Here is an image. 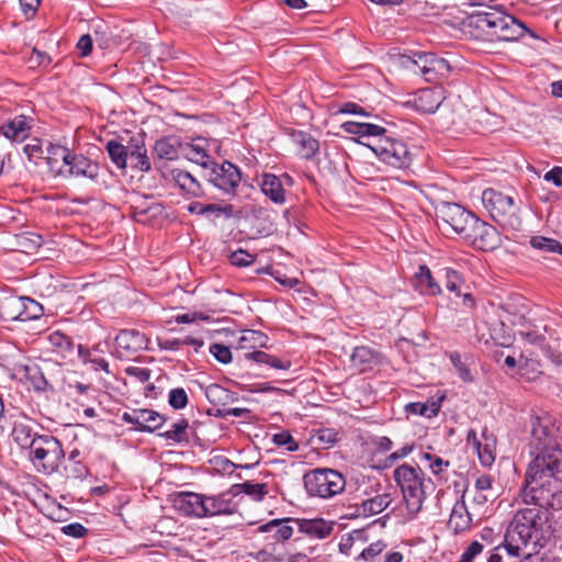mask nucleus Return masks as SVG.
Listing matches in <instances>:
<instances>
[{
	"instance_id": "nucleus-1",
	"label": "nucleus",
	"mask_w": 562,
	"mask_h": 562,
	"mask_svg": "<svg viewBox=\"0 0 562 562\" xmlns=\"http://www.w3.org/2000/svg\"><path fill=\"white\" fill-rule=\"evenodd\" d=\"M529 452L532 457L527 477L553 479L562 483V431L555 416L532 411L529 418Z\"/></svg>"
},
{
	"instance_id": "nucleus-2",
	"label": "nucleus",
	"mask_w": 562,
	"mask_h": 562,
	"mask_svg": "<svg viewBox=\"0 0 562 562\" xmlns=\"http://www.w3.org/2000/svg\"><path fill=\"white\" fill-rule=\"evenodd\" d=\"M552 514L536 504L518 509L512 518L506 535L512 542L529 549L525 558L539 553L554 541Z\"/></svg>"
},
{
	"instance_id": "nucleus-3",
	"label": "nucleus",
	"mask_w": 562,
	"mask_h": 562,
	"mask_svg": "<svg viewBox=\"0 0 562 562\" xmlns=\"http://www.w3.org/2000/svg\"><path fill=\"white\" fill-rule=\"evenodd\" d=\"M467 25L476 31L475 37L486 41H517L528 32L524 22L497 8L487 7L471 13Z\"/></svg>"
},
{
	"instance_id": "nucleus-4",
	"label": "nucleus",
	"mask_w": 562,
	"mask_h": 562,
	"mask_svg": "<svg viewBox=\"0 0 562 562\" xmlns=\"http://www.w3.org/2000/svg\"><path fill=\"white\" fill-rule=\"evenodd\" d=\"M394 480L401 487L408 512L417 514L426 498L427 491H434L431 479H425L419 467L403 463L394 470Z\"/></svg>"
},
{
	"instance_id": "nucleus-5",
	"label": "nucleus",
	"mask_w": 562,
	"mask_h": 562,
	"mask_svg": "<svg viewBox=\"0 0 562 562\" xmlns=\"http://www.w3.org/2000/svg\"><path fill=\"white\" fill-rule=\"evenodd\" d=\"M401 64L414 74H419L425 81L437 83L447 79L452 70L450 63L429 52H412L400 57Z\"/></svg>"
},
{
	"instance_id": "nucleus-6",
	"label": "nucleus",
	"mask_w": 562,
	"mask_h": 562,
	"mask_svg": "<svg viewBox=\"0 0 562 562\" xmlns=\"http://www.w3.org/2000/svg\"><path fill=\"white\" fill-rule=\"evenodd\" d=\"M306 493L313 497L330 498L346 487L345 476L337 470L329 468H316L303 475Z\"/></svg>"
},
{
	"instance_id": "nucleus-7",
	"label": "nucleus",
	"mask_w": 562,
	"mask_h": 562,
	"mask_svg": "<svg viewBox=\"0 0 562 562\" xmlns=\"http://www.w3.org/2000/svg\"><path fill=\"white\" fill-rule=\"evenodd\" d=\"M30 457L38 470L50 474L58 471L65 460V452L56 437L41 435L30 448Z\"/></svg>"
},
{
	"instance_id": "nucleus-8",
	"label": "nucleus",
	"mask_w": 562,
	"mask_h": 562,
	"mask_svg": "<svg viewBox=\"0 0 562 562\" xmlns=\"http://www.w3.org/2000/svg\"><path fill=\"white\" fill-rule=\"evenodd\" d=\"M482 203L490 216L498 224L509 225L513 228L520 224L517 216L519 207L512 195L487 188L482 193Z\"/></svg>"
},
{
	"instance_id": "nucleus-9",
	"label": "nucleus",
	"mask_w": 562,
	"mask_h": 562,
	"mask_svg": "<svg viewBox=\"0 0 562 562\" xmlns=\"http://www.w3.org/2000/svg\"><path fill=\"white\" fill-rule=\"evenodd\" d=\"M550 479L525 477L522 498L526 504H536L550 512L562 510V488H551Z\"/></svg>"
},
{
	"instance_id": "nucleus-10",
	"label": "nucleus",
	"mask_w": 562,
	"mask_h": 562,
	"mask_svg": "<svg viewBox=\"0 0 562 562\" xmlns=\"http://www.w3.org/2000/svg\"><path fill=\"white\" fill-rule=\"evenodd\" d=\"M367 146L378 156V158L393 168H408L412 162V155L407 145L398 138L382 134L380 138L373 140Z\"/></svg>"
},
{
	"instance_id": "nucleus-11",
	"label": "nucleus",
	"mask_w": 562,
	"mask_h": 562,
	"mask_svg": "<svg viewBox=\"0 0 562 562\" xmlns=\"http://www.w3.org/2000/svg\"><path fill=\"white\" fill-rule=\"evenodd\" d=\"M437 217L453 233L464 239L472 228L476 215L458 203L442 202L437 207Z\"/></svg>"
},
{
	"instance_id": "nucleus-12",
	"label": "nucleus",
	"mask_w": 562,
	"mask_h": 562,
	"mask_svg": "<svg viewBox=\"0 0 562 562\" xmlns=\"http://www.w3.org/2000/svg\"><path fill=\"white\" fill-rule=\"evenodd\" d=\"M49 154L60 155L61 160L68 167V173L76 178H86L97 182L100 175V166L97 161L82 154H76L66 147L56 146L49 148Z\"/></svg>"
},
{
	"instance_id": "nucleus-13",
	"label": "nucleus",
	"mask_w": 562,
	"mask_h": 562,
	"mask_svg": "<svg viewBox=\"0 0 562 562\" xmlns=\"http://www.w3.org/2000/svg\"><path fill=\"white\" fill-rule=\"evenodd\" d=\"M207 169L210 170L207 172L210 183L225 194L236 195V190L241 181V171L236 165L228 160H224L222 164L213 161Z\"/></svg>"
},
{
	"instance_id": "nucleus-14",
	"label": "nucleus",
	"mask_w": 562,
	"mask_h": 562,
	"mask_svg": "<svg viewBox=\"0 0 562 562\" xmlns=\"http://www.w3.org/2000/svg\"><path fill=\"white\" fill-rule=\"evenodd\" d=\"M472 228L464 237V243L482 251H493L502 245L499 232L493 225L475 218Z\"/></svg>"
},
{
	"instance_id": "nucleus-15",
	"label": "nucleus",
	"mask_w": 562,
	"mask_h": 562,
	"mask_svg": "<svg viewBox=\"0 0 562 562\" xmlns=\"http://www.w3.org/2000/svg\"><path fill=\"white\" fill-rule=\"evenodd\" d=\"M33 424L34 422L23 414L8 415L7 430L12 427L11 436L13 441L22 449H30L41 436L34 431Z\"/></svg>"
},
{
	"instance_id": "nucleus-16",
	"label": "nucleus",
	"mask_w": 562,
	"mask_h": 562,
	"mask_svg": "<svg viewBox=\"0 0 562 562\" xmlns=\"http://www.w3.org/2000/svg\"><path fill=\"white\" fill-rule=\"evenodd\" d=\"M122 420L126 424L135 425V429L140 432H154L161 428L166 418L156 411L142 408L124 412Z\"/></svg>"
},
{
	"instance_id": "nucleus-17",
	"label": "nucleus",
	"mask_w": 562,
	"mask_h": 562,
	"mask_svg": "<svg viewBox=\"0 0 562 562\" xmlns=\"http://www.w3.org/2000/svg\"><path fill=\"white\" fill-rule=\"evenodd\" d=\"M467 441L472 442L482 465L490 467L495 461L496 437L485 427L477 438L474 429L468 431Z\"/></svg>"
},
{
	"instance_id": "nucleus-18",
	"label": "nucleus",
	"mask_w": 562,
	"mask_h": 562,
	"mask_svg": "<svg viewBox=\"0 0 562 562\" xmlns=\"http://www.w3.org/2000/svg\"><path fill=\"white\" fill-rule=\"evenodd\" d=\"M149 339L137 329H122L115 337V345L125 356L135 355L148 349Z\"/></svg>"
},
{
	"instance_id": "nucleus-19",
	"label": "nucleus",
	"mask_w": 562,
	"mask_h": 562,
	"mask_svg": "<svg viewBox=\"0 0 562 562\" xmlns=\"http://www.w3.org/2000/svg\"><path fill=\"white\" fill-rule=\"evenodd\" d=\"M293 517L276 518L257 528V532L267 533L266 540L273 543H281L289 540L293 535Z\"/></svg>"
},
{
	"instance_id": "nucleus-20",
	"label": "nucleus",
	"mask_w": 562,
	"mask_h": 562,
	"mask_svg": "<svg viewBox=\"0 0 562 562\" xmlns=\"http://www.w3.org/2000/svg\"><path fill=\"white\" fill-rule=\"evenodd\" d=\"M286 135H289L292 142L297 146V155L304 160H314L319 154V140L312 134L294 130L286 128Z\"/></svg>"
},
{
	"instance_id": "nucleus-21",
	"label": "nucleus",
	"mask_w": 562,
	"mask_h": 562,
	"mask_svg": "<svg viewBox=\"0 0 562 562\" xmlns=\"http://www.w3.org/2000/svg\"><path fill=\"white\" fill-rule=\"evenodd\" d=\"M33 119L26 115H16L0 125V133L14 143L24 142L32 128Z\"/></svg>"
},
{
	"instance_id": "nucleus-22",
	"label": "nucleus",
	"mask_w": 562,
	"mask_h": 562,
	"mask_svg": "<svg viewBox=\"0 0 562 562\" xmlns=\"http://www.w3.org/2000/svg\"><path fill=\"white\" fill-rule=\"evenodd\" d=\"M203 495L194 492H178L173 496V506L187 517L201 518Z\"/></svg>"
},
{
	"instance_id": "nucleus-23",
	"label": "nucleus",
	"mask_w": 562,
	"mask_h": 562,
	"mask_svg": "<svg viewBox=\"0 0 562 562\" xmlns=\"http://www.w3.org/2000/svg\"><path fill=\"white\" fill-rule=\"evenodd\" d=\"M445 100L442 88L420 89L414 98V108L422 113H435Z\"/></svg>"
},
{
	"instance_id": "nucleus-24",
	"label": "nucleus",
	"mask_w": 562,
	"mask_h": 562,
	"mask_svg": "<svg viewBox=\"0 0 562 562\" xmlns=\"http://www.w3.org/2000/svg\"><path fill=\"white\" fill-rule=\"evenodd\" d=\"M226 493L217 495H203V506L201 509V518L233 515L235 507L231 498L226 497Z\"/></svg>"
},
{
	"instance_id": "nucleus-25",
	"label": "nucleus",
	"mask_w": 562,
	"mask_h": 562,
	"mask_svg": "<svg viewBox=\"0 0 562 562\" xmlns=\"http://www.w3.org/2000/svg\"><path fill=\"white\" fill-rule=\"evenodd\" d=\"M183 142L179 136L170 135L156 140L153 147L154 160H176L180 157Z\"/></svg>"
},
{
	"instance_id": "nucleus-26",
	"label": "nucleus",
	"mask_w": 562,
	"mask_h": 562,
	"mask_svg": "<svg viewBox=\"0 0 562 562\" xmlns=\"http://www.w3.org/2000/svg\"><path fill=\"white\" fill-rule=\"evenodd\" d=\"M293 522L297 526L300 532L316 539H325L334 530V524L323 518H294Z\"/></svg>"
},
{
	"instance_id": "nucleus-27",
	"label": "nucleus",
	"mask_w": 562,
	"mask_h": 562,
	"mask_svg": "<svg viewBox=\"0 0 562 562\" xmlns=\"http://www.w3.org/2000/svg\"><path fill=\"white\" fill-rule=\"evenodd\" d=\"M446 398V394L441 392H437L435 395L430 396L425 403L422 402H413L405 405V413L411 415L424 416L427 418H432L438 415L440 412L442 402Z\"/></svg>"
},
{
	"instance_id": "nucleus-28",
	"label": "nucleus",
	"mask_w": 562,
	"mask_h": 562,
	"mask_svg": "<svg viewBox=\"0 0 562 562\" xmlns=\"http://www.w3.org/2000/svg\"><path fill=\"white\" fill-rule=\"evenodd\" d=\"M22 371L26 381L36 393L53 392L54 387L46 375L45 369L35 362L24 364Z\"/></svg>"
},
{
	"instance_id": "nucleus-29",
	"label": "nucleus",
	"mask_w": 562,
	"mask_h": 562,
	"mask_svg": "<svg viewBox=\"0 0 562 562\" xmlns=\"http://www.w3.org/2000/svg\"><path fill=\"white\" fill-rule=\"evenodd\" d=\"M521 551L522 548L516 542L509 541L505 533L504 543L493 549L487 562H522V557L525 558L526 553Z\"/></svg>"
},
{
	"instance_id": "nucleus-30",
	"label": "nucleus",
	"mask_w": 562,
	"mask_h": 562,
	"mask_svg": "<svg viewBox=\"0 0 562 562\" xmlns=\"http://www.w3.org/2000/svg\"><path fill=\"white\" fill-rule=\"evenodd\" d=\"M128 160L132 169L148 172L151 170L150 159L142 138H132L128 145Z\"/></svg>"
},
{
	"instance_id": "nucleus-31",
	"label": "nucleus",
	"mask_w": 562,
	"mask_h": 562,
	"mask_svg": "<svg viewBox=\"0 0 562 562\" xmlns=\"http://www.w3.org/2000/svg\"><path fill=\"white\" fill-rule=\"evenodd\" d=\"M259 187L261 192L274 204L281 205L285 203V189L282 188L281 181L276 175L270 172L262 173Z\"/></svg>"
},
{
	"instance_id": "nucleus-32",
	"label": "nucleus",
	"mask_w": 562,
	"mask_h": 562,
	"mask_svg": "<svg viewBox=\"0 0 562 562\" xmlns=\"http://www.w3.org/2000/svg\"><path fill=\"white\" fill-rule=\"evenodd\" d=\"M350 360L353 367L364 372L381 363V353L368 346H358L353 349Z\"/></svg>"
},
{
	"instance_id": "nucleus-33",
	"label": "nucleus",
	"mask_w": 562,
	"mask_h": 562,
	"mask_svg": "<svg viewBox=\"0 0 562 562\" xmlns=\"http://www.w3.org/2000/svg\"><path fill=\"white\" fill-rule=\"evenodd\" d=\"M171 175L180 190L187 195L191 198H202L205 195L203 187L190 172L182 169H173Z\"/></svg>"
},
{
	"instance_id": "nucleus-34",
	"label": "nucleus",
	"mask_w": 562,
	"mask_h": 562,
	"mask_svg": "<svg viewBox=\"0 0 562 562\" xmlns=\"http://www.w3.org/2000/svg\"><path fill=\"white\" fill-rule=\"evenodd\" d=\"M471 524L472 517L468 512L464 501H458L452 507L448 521V528L451 529L456 535H459L468 530L471 527Z\"/></svg>"
},
{
	"instance_id": "nucleus-35",
	"label": "nucleus",
	"mask_w": 562,
	"mask_h": 562,
	"mask_svg": "<svg viewBox=\"0 0 562 562\" xmlns=\"http://www.w3.org/2000/svg\"><path fill=\"white\" fill-rule=\"evenodd\" d=\"M203 390L205 397L214 406H226L238 401V395L235 392L217 383H212Z\"/></svg>"
},
{
	"instance_id": "nucleus-36",
	"label": "nucleus",
	"mask_w": 562,
	"mask_h": 562,
	"mask_svg": "<svg viewBox=\"0 0 562 562\" xmlns=\"http://www.w3.org/2000/svg\"><path fill=\"white\" fill-rule=\"evenodd\" d=\"M246 359L252 360L258 364H265L270 369L286 371L292 362L288 357H277L261 350H255L245 355Z\"/></svg>"
},
{
	"instance_id": "nucleus-37",
	"label": "nucleus",
	"mask_w": 562,
	"mask_h": 562,
	"mask_svg": "<svg viewBox=\"0 0 562 562\" xmlns=\"http://www.w3.org/2000/svg\"><path fill=\"white\" fill-rule=\"evenodd\" d=\"M415 288L422 294L437 295L441 293L440 285L435 281L430 269L423 265L419 266L418 272L415 274Z\"/></svg>"
},
{
	"instance_id": "nucleus-38",
	"label": "nucleus",
	"mask_w": 562,
	"mask_h": 562,
	"mask_svg": "<svg viewBox=\"0 0 562 562\" xmlns=\"http://www.w3.org/2000/svg\"><path fill=\"white\" fill-rule=\"evenodd\" d=\"M341 130L348 134L359 136H374L376 138H380L382 134L386 133V130L380 125L372 123H359L353 121L342 123Z\"/></svg>"
},
{
	"instance_id": "nucleus-39",
	"label": "nucleus",
	"mask_w": 562,
	"mask_h": 562,
	"mask_svg": "<svg viewBox=\"0 0 562 562\" xmlns=\"http://www.w3.org/2000/svg\"><path fill=\"white\" fill-rule=\"evenodd\" d=\"M23 308L21 296H8L0 302V316L5 322H22Z\"/></svg>"
},
{
	"instance_id": "nucleus-40",
	"label": "nucleus",
	"mask_w": 562,
	"mask_h": 562,
	"mask_svg": "<svg viewBox=\"0 0 562 562\" xmlns=\"http://www.w3.org/2000/svg\"><path fill=\"white\" fill-rule=\"evenodd\" d=\"M392 502L391 495L387 493L375 495L361 503L358 513L363 516H372L382 513Z\"/></svg>"
},
{
	"instance_id": "nucleus-41",
	"label": "nucleus",
	"mask_w": 562,
	"mask_h": 562,
	"mask_svg": "<svg viewBox=\"0 0 562 562\" xmlns=\"http://www.w3.org/2000/svg\"><path fill=\"white\" fill-rule=\"evenodd\" d=\"M106 153L111 159V161L119 168L125 169L127 167L128 160V146H124L122 143L110 139L105 144Z\"/></svg>"
},
{
	"instance_id": "nucleus-42",
	"label": "nucleus",
	"mask_w": 562,
	"mask_h": 562,
	"mask_svg": "<svg viewBox=\"0 0 562 562\" xmlns=\"http://www.w3.org/2000/svg\"><path fill=\"white\" fill-rule=\"evenodd\" d=\"M181 155L186 156L189 160L202 166L207 169L214 160L210 158L206 150L199 146L190 143H183Z\"/></svg>"
},
{
	"instance_id": "nucleus-43",
	"label": "nucleus",
	"mask_w": 562,
	"mask_h": 562,
	"mask_svg": "<svg viewBox=\"0 0 562 562\" xmlns=\"http://www.w3.org/2000/svg\"><path fill=\"white\" fill-rule=\"evenodd\" d=\"M530 246L543 254H558L562 256V243L554 238L537 235L529 241Z\"/></svg>"
},
{
	"instance_id": "nucleus-44",
	"label": "nucleus",
	"mask_w": 562,
	"mask_h": 562,
	"mask_svg": "<svg viewBox=\"0 0 562 562\" xmlns=\"http://www.w3.org/2000/svg\"><path fill=\"white\" fill-rule=\"evenodd\" d=\"M189 422L186 418L179 419L171 428L159 436L176 443L189 442Z\"/></svg>"
},
{
	"instance_id": "nucleus-45",
	"label": "nucleus",
	"mask_w": 562,
	"mask_h": 562,
	"mask_svg": "<svg viewBox=\"0 0 562 562\" xmlns=\"http://www.w3.org/2000/svg\"><path fill=\"white\" fill-rule=\"evenodd\" d=\"M48 341L53 347H55L64 357L68 353L72 352L76 345L70 336L56 330L49 334Z\"/></svg>"
},
{
	"instance_id": "nucleus-46",
	"label": "nucleus",
	"mask_w": 562,
	"mask_h": 562,
	"mask_svg": "<svg viewBox=\"0 0 562 562\" xmlns=\"http://www.w3.org/2000/svg\"><path fill=\"white\" fill-rule=\"evenodd\" d=\"M234 210L235 207L231 203H207L204 216L210 221H215L221 217L228 220L234 216Z\"/></svg>"
},
{
	"instance_id": "nucleus-47",
	"label": "nucleus",
	"mask_w": 562,
	"mask_h": 562,
	"mask_svg": "<svg viewBox=\"0 0 562 562\" xmlns=\"http://www.w3.org/2000/svg\"><path fill=\"white\" fill-rule=\"evenodd\" d=\"M21 299L22 305L24 307L22 313V322L38 319L43 316L44 308L42 304L29 296H21Z\"/></svg>"
},
{
	"instance_id": "nucleus-48",
	"label": "nucleus",
	"mask_w": 562,
	"mask_h": 562,
	"mask_svg": "<svg viewBox=\"0 0 562 562\" xmlns=\"http://www.w3.org/2000/svg\"><path fill=\"white\" fill-rule=\"evenodd\" d=\"M445 277H446V289L450 292H453L457 296H460L462 294V286L464 284V280L460 272H458L454 269L447 268L445 270Z\"/></svg>"
},
{
	"instance_id": "nucleus-49",
	"label": "nucleus",
	"mask_w": 562,
	"mask_h": 562,
	"mask_svg": "<svg viewBox=\"0 0 562 562\" xmlns=\"http://www.w3.org/2000/svg\"><path fill=\"white\" fill-rule=\"evenodd\" d=\"M449 359L453 366V368L456 369L459 378L463 381V382H472L473 381V376H472V373H471V370L469 369V367L461 360V356L458 351H452L449 353Z\"/></svg>"
},
{
	"instance_id": "nucleus-50",
	"label": "nucleus",
	"mask_w": 562,
	"mask_h": 562,
	"mask_svg": "<svg viewBox=\"0 0 562 562\" xmlns=\"http://www.w3.org/2000/svg\"><path fill=\"white\" fill-rule=\"evenodd\" d=\"M422 459L429 462L428 468L432 474L437 476L443 473L450 467V461L443 460L442 458L429 452H424L422 454Z\"/></svg>"
},
{
	"instance_id": "nucleus-51",
	"label": "nucleus",
	"mask_w": 562,
	"mask_h": 562,
	"mask_svg": "<svg viewBox=\"0 0 562 562\" xmlns=\"http://www.w3.org/2000/svg\"><path fill=\"white\" fill-rule=\"evenodd\" d=\"M244 494L256 502H261L268 494V485L265 483L244 482Z\"/></svg>"
},
{
	"instance_id": "nucleus-52",
	"label": "nucleus",
	"mask_w": 562,
	"mask_h": 562,
	"mask_svg": "<svg viewBox=\"0 0 562 562\" xmlns=\"http://www.w3.org/2000/svg\"><path fill=\"white\" fill-rule=\"evenodd\" d=\"M272 442L279 447H285L289 452H295L299 450V443L288 430L274 434L272 436Z\"/></svg>"
},
{
	"instance_id": "nucleus-53",
	"label": "nucleus",
	"mask_w": 562,
	"mask_h": 562,
	"mask_svg": "<svg viewBox=\"0 0 562 562\" xmlns=\"http://www.w3.org/2000/svg\"><path fill=\"white\" fill-rule=\"evenodd\" d=\"M189 398L183 387H176L170 390L168 395V403L175 409H182L188 405Z\"/></svg>"
},
{
	"instance_id": "nucleus-54",
	"label": "nucleus",
	"mask_w": 562,
	"mask_h": 562,
	"mask_svg": "<svg viewBox=\"0 0 562 562\" xmlns=\"http://www.w3.org/2000/svg\"><path fill=\"white\" fill-rule=\"evenodd\" d=\"M256 260V256L244 249H237L229 255V261L233 266L244 268L249 267Z\"/></svg>"
},
{
	"instance_id": "nucleus-55",
	"label": "nucleus",
	"mask_w": 562,
	"mask_h": 562,
	"mask_svg": "<svg viewBox=\"0 0 562 562\" xmlns=\"http://www.w3.org/2000/svg\"><path fill=\"white\" fill-rule=\"evenodd\" d=\"M23 151L27 156V159L30 161H33L34 165H37L36 159H42L43 157V147H42V140L38 138L32 139L31 143L26 144L23 147Z\"/></svg>"
},
{
	"instance_id": "nucleus-56",
	"label": "nucleus",
	"mask_w": 562,
	"mask_h": 562,
	"mask_svg": "<svg viewBox=\"0 0 562 562\" xmlns=\"http://www.w3.org/2000/svg\"><path fill=\"white\" fill-rule=\"evenodd\" d=\"M210 352L218 362L223 364H227L232 361V351L227 346L223 344L211 345Z\"/></svg>"
},
{
	"instance_id": "nucleus-57",
	"label": "nucleus",
	"mask_w": 562,
	"mask_h": 562,
	"mask_svg": "<svg viewBox=\"0 0 562 562\" xmlns=\"http://www.w3.org/2000/svg\"><path fill=\"white\" fill-rule=\"evenodd\" d=\"M415 448V445L414 443H406L405 446H403L402 448H400L398 450L390 453L386 458H385V461H384V467L387 468V467H391L392 464H394L396 461L401 460V459H404L405 457H407L408 454H411L413 452Z\"/></svg>"
},
{
	"instance_id": "nucleus-58",
	"label": "nucleus",
	"mask_w": 562,
	"mask_h": 562,
	"mask_svg": "<svg viewBox=\"0 0 562 562\" xmlns=\"http://www.w3.org/2000/svg\"><path fill=\"white\" fill-rule=\"evenodd\" d=\"M483 544L480 543L479 541H472L468 547L467 549L464 550V552L461 554L460 557V561L459 562H473L474 559L482 553L483 551Z\"/></svg>"
},
{
	"instance_id": "nucleus-59",
	"label": "nucleus",
	"mask_w": 562,
	"mask_h": 562,
	"mask_svg": "<svg viewBox=\"0 0 562 562\" xmlns=\"http://www.w3.org/2000/svg\"><path fill=\"white\" fill-rule=\"evenodd\" d=\"M386 548V543L382 540H378L370 546H368L366 549L362 550L359 558L369 561L372 560L374 557L380 554L384 549Z\"/></svg>"
},
{
	"instance_id": "nucleus-60",
	"label": "nucleus",
	"mask_w": 562,
	"mask_h": 562,
	"mask_svg": "<svg viewBox=\"0 0 562 562\" xmlns=\"http://www.w3.org/2000/svg\"><path fill=\"white\" fill-rule=\"evenodd\" d=\"M125 373L128 376L137 379L139 382L144 383L150 379L151 370L148 368H139L130 366L125 369Z\"/></svg>"
},
{
	"instance_id": "nucleus-61",
	"label": "nucleus",
	"mask_w": 562,
	"mask_h": 562,
	"mask_svg": "<svg viewBox=\"0 0 562 562\" xmlns=\"http://www.w3.org/2000/svg\"><path fill=\"white\" fill-rule=\"evenodd\" d=\"M338 113L341 114H358L362 116H369L370 114L366 111L364 108L360 106L355 102H345L340 105Z\"/></svg>"
},
{
	"instance_id": "nucleus-62",
	"label": "nucleus",
	"mask_w": 562,
	"mask_h": 562,
	"mask_svg": "<svg viewBox=\"0 0 562 562\" xmlns=\"http://www.w3.org/2000/svg\"><path fill=\"white\" fill-rule=\"evenodd\" d=\"M61 531L67 536H70L74 538H81L87 533L88 530L83 525H81L79 522H72V524L64 526L61 528Z\"/></svg>"
},
{
	"instance_id": "nucleus-63",
	"label": "nucleus",
	"mask_w": 562,
	"mask_h": 562,
	"mask_svg": "<svg viewBox=\"0 0 562 562\" xmlns=\"http://www.w3.org/2000/svg\"><path fill=\"white\" fill-rule=\"evenodd\" d=\"M92 47L93 41L89 34L82 35L77 43V49L81 57L88 56L92 52Z\"/></svg>"
},
{
	"instance_id": "nucleus-64",
	"label": "nucleus",
	"mask_w": 562,
	"mask_h": 562,
	"mask_svg": "<svg viewBox=\"0 0 562 562\" xmlns=\"http://www.w3.org/2000/svg\"><path fill=\"white\" fill-rule=\"evenodd\" d=\"M543 179L548 182H552L555 187L562 186V167L555 166L549 170Z\"/></svg>"
}]
</instances>
